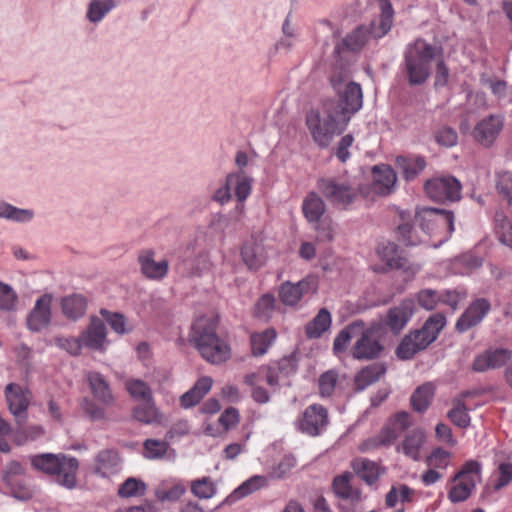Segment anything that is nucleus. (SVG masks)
<instances>
[{"label": "nucleus", "instance_id": "f257e3e1", "mask_svg": "<svg viewBox=\"0 0 512 512\" xmlns=\"http://www.w3.org/2000/svg\"><path fill=\"white\" fill-rule=\"evenodd\" d=\"M380 15L378 22L369 26H359L347 34L334 48L336 62H349L355 54L360 52L370 39L384 37L392 28L394 9L390 0H376Z\"/></svg>", "mask_w": 512, "mask_h": 512}, {"label": "nucleus", "instance_id": "f03ea898", "mask_svg": "<svg viewBox=\"0 0 512 512\" xmlns=\"http://www.w3.org/2000/svg\"><path fill=\"white\" fill-rule=\"evenodd\" d=\"M348 124V118L338 114L332 104L311 109L306 114V127L313 141L321 148L330 145L334 137L340 134Z\"/></svg>", "mask_w": 512, "mask_h": 512}, {"label": "nucleus", "instance_id": "7ed1b4c3", "mask_svg": "<svg viewBox=\"0 0 512 512\" xmlns=\"http://www.w3.org/2000/svg\"><path fill=\"white\" fill-rule=\"evenodd\" d=\"M331 84L339 98L337 105L331 104L334 106V109L338 110V114L346 116L349 122L351 115L362 108V88L358 83L351 81L342 71L332 76Z\"/></svg>", "mask_w": 512, "mask_h": 512}, {"label": "nucleus", "instance_id": "20e7f679", "mask_svg": "<svg viewBox=\"0 0 512 512\" xmlns=\"http://www.w3.org/2000/svg\"><path fill=\"white\" fill-rule=\"evenodd\" d=\"M415 217L420 229L425 234H442V231L444 232L439 244L447 241L454 230V216L450 211L420 208L416 211Z\"/></svg>", "mask_w": 512, "mask_h": 512}, {"label": "nucleus", "instance_id": "39448f33", "mask_svg": "<svg viewBox=\"0 0 512 512\" xmlns=\"http://www.w3.org/2000/svg\"><path fill=\"white\" fill-rule=\"evenodd\" d=\"M319 190L333 205L347 207L361 191L359 184L348 178H329L319 182Z\"/></svg>", "mask_w": 512, "mask_h": 512}, {"label": "nucleus", "instance_id": "423d86ee", "mask_svg": "<svg viewBox=\"0 0 512 512\" xmlns=\"http://www.w3.org/2000/svg\"><path fill=\"white\" fill-rule=\"evenodd\" d=\"M481 465L479 462L468 461L453 478V485L448 497L451 502L465 501L473 492L476 483L480 480Z\"/></svg>", "mask_w": 512, "mask_h": 512}, {"label": "nucleus", "instance_id": "0eeeda50", "mask_svg": "<svg viewBox=\"0 0 512 512\" xmlns=\"http://www.w3.org/2000/svg\"><path fill=\"white\" fill-rule=\"evenodd\" d=\"M404 56L405 64H443V48L422 38L408 44Z\"/></svg>", "mask_w": 512, "mask_h": 512}, {"label": "nucleus", "instance_id": "6e6552de", "mask_svg": "<svg viewBox=\"0 0 512 512\" xmlns=\"http://www.w3.org/2000/svg\"><path fill=\"white\" fill-rule=\"evenodd\" d=\"M504 123L505 118L501 114L487 115L477 121L471 131V136L480 146L490 148L500 136Z\"/></svg>", "mask_w": 512, "mask_h": 512}, {"label": "nucleus", "instance_id": "1a4fd4ad", "mask_svg": "<svg viewBox=\"0 0 512 512\" xmlns=\"http://www.w3.org/2000/svg\"><path fill=\"white\" fill-rule=\"evenodd\" d=\"M425 192L434 201H456L460 199L461 184L453 176H441L428 180L425 183Z\"/></svg>", "mask_w": 512, "mask_h": 512}, {"label": "nucleus", "instance_id": "9d476101", "mask_svg": "<svg viewBox=\"0 0 512 512\" xmlns=\"http://www.w3.org/2000/svg\"><path fill=\"white\" fill-rule=\"evenodd\" d=\"M219 317L214 312L198 315L190 331V340L194 345H200L206 352V341L219 337L217 334Z\"/></svg>", "mask_w": 512, "mask_h": 512}, {"label": "nucleus", "instance_id": "9b49d317", "mask_svg": "<svg viewBox=\"0 0 512 512\" xmlns=\"http://www.w3.org/2000/svg\"><path fill=\"white\" fill-rule=\"evenodd\" d=\"M53 295L45 293L41 295L28 313L26 318L27 328L32 332H41L49 327L52 319Z\"/></svg>", "mask_w": 512, "mask_h": 512}, {"label": "nucleus", "instance_id": "f8f14e48", "mask_svg": "<svg viewBox=\"0 0 512 512\" xmlns=\"http://www.w3.org/2000/svg\"><path fill=\"white\" fill-rule=\"evenodd\" d=\"M382 345L379 342L378 331L374 328L361 329V334L356 340L352 355L355 359L370 360L379 357L382 352Z\"/></svg>", "mask_w": 512, "mask_h": 512}, {"label": "nucleus", "instance_id": "ddd939ff", "mask_svg": "<svg viewBox=\"0 0 512 512\" xmlns=\"http://www.w3.org/2000/svg\"><path fill=\"white\" fill-rule=\"evenodd\" d=\"M328 424V415L326 409L318 404L310 405L303 413V417L298 422V429L310 436L318 435Z\"/></svg>", "mask_w": 512, "mask_h": 512}, {"label": "nucleus", "instance_id": "4468645a", "mask_svg": "<svg viewBox=\"0 0 512 512\" xmlns=\"http://www.w3.org/2000/svg\"><path fill=\"white\" fill-rule=\"evenodd\" d=\"M78 469L79 461L75 457L62 453L52 477L58 485L74 489L77 486Z\"/></svg>", "mask_w": 512, "mask_h": 512}, {"label": "nucleus", "instance_id": "2eb2a0df", "mask_svg": "<svg viewBox=\"0 0 512 512\" xmlns=\"http://www.w3.org/2000/svg\"><path fill=\"white\" fill-rule=\"evenodd\" d=\"M315 290L316 280L312 277H307L295 284L284 282L279 288V299L284 305L295 306L305 294Z\"/></svg>", "mask_w": 512, "mask_h": 512}, {"label": "nucleus", "instance_id": "dca6fc26", "mask_svg": "<svg viewBox=\"0 0 512 512\" xmlns=\"http://www.w3.org/2000/svg\"><path fill=\"white\" fill-rule=\"evenodd\" d=\"M226 181L233 191L235 198L238 201L236 211L239 214L244 213V201L250 196L253 185V178L245 171L231 172L226 176Z\"/></svg>", "mask_w": 512, "mask_h": 512}, {"label": "nucleus", "instance_id": "f3484780", "mask_svg": "<svg viewBox=\"0 0 512 512\" xmlns=\"http://www.w3.org/2000/svg\"><path fill=\"white\" fill-rule=\"evenodd\" d=\"M411 425L412 421L407 412H397L389 418L387 424L379 434L380 443L383 445L394 443Z\"/></svg>", "mask_w": 512, "mask_h": 512}, {"label": "nucleus", "instance_id": "a211bd4d", "mask_svg": "<svg viewBox=\"0 0 512 512\" xmlns=\"http://www.w3.org/2000/svg\"><path fill=\"white\" fill-rule=\"evenodd\" d=\"M5 397L10 412L20 422L25 418V412L29 405V393L21 386L10 383L5 388Z\"/></svg>", "mask_w": 512, "mask_h": 512}, {"label": "nucleus", "instance_id": "6ab92c4d", "mask_svg": "<svg viewBox=\"0 0 512 512\" xmlns=\"http://www.w3.org/2000/svg\"><path fill=\"white\" fill-rule=\"evenodd\" d=\"M80 336L87 348L98 351H104L107 348V330L104 322L99 318H92L88 328Z\"/></svg>", "mask_w": 512, "mask_h": 512}, {"label": "nucleus", "instance_id": "aec40b11", "mask_svg": "<svg viewBox=\"0 0 512 512\" xmlns=\"http://www.w3.org/2000/svg\"><path fill=\"white\" fill-rule=\"evenodd\" d=\"M510 357L511 354L506 349H488L475 357L472 369L475 372H485L489 369H496L503 366Z\"/></svg>", "mask_w": 512, "mask_h": 512}, {"label": "nucleus", "instance_id": "412c9836", "mask_svg": "<svg viewBox=\"0 0 512 512\" xmlns=\"http://www.w3.org/2000/svg\"><path fill=\"white\" fill-rule=\"evenodd\" d=\"M377 253L379 257L391 269H404L414 274L419 270L418 265H410L409 261L403 257L394 243H382L378 246Z\"/></svg>", "mask_w": 512, "mask_h": 512}, {"label": "nucleus", "instance_id": "4be33fe9", "mask_svg": "<svg viewBox=\"0 0 512 512\" xmlns=\"http://www.w3.org/2000/svg\"><path fill=\"white\" fill-rule=\"evenodd\" d=\"M372 189L375 194L386 196L395 190L397 176L395 171L387 165L375 166L372 171Z\"/></svg>", "mask_w": 512, "mask_h": 512}, {"label": "nucleus", "instance_id": "5701e85b", "mask_svg": "<svg viewBox=\"0 0 512 512\" xmlns=\"http://www.w3.org/2000/svg\"><path fill=\"white\" fill-rule=\"evenodd\" d=\"M490 309V304L485 299L473 302L456 322V329L465 332L482 321Z\"/></svg>", "mask_w": 512, "mask_h": 512}, {"label": "nucleus", "instance_id": "b1692460", "mask_svg": "<svg viewBox=\"0 0 512 512\" xmlns=\"http://www.w3.org/2000/svg\"><path fill=\"white\" fill-rule=\"evenodd\" d=\"M187 486L184 482L178 479H166L161 481L154 490L155 498L161 502H176L186 492Z\"/></svg>", "mask_w": 512, "mask_h": 512}, {"label": "nucleus", "instance_id": "393cba45", "mask_svg": "<svg viewBox=\"0 0 512 512\" xmlns=\"http://www.w3.org/2000/svg\"><path fill=\"white\" fill-rule=\"evenodd\" d=\"M138 261L142 274L149 279L160 280L164 278L168 272V261L165 259L156 261L151 251L141 252Z\"/></svg>", "mask_w": 512, "mask_h": 512}, {"label": "nucleus", "instance_id": "a878e982", "mask_svg": "<svg viewBox=\"0 0 512 512\" xmlns=\"http://www.w3.org/2000/svg\"><path fill=\"white\" fill-rule=\"evenodd\" d=\"M414 308L412 300L402 301L388 311L386 324L395 332L401 331L414 314Z\"/></svg>", "mask_w": 512, "mask_h": 512}, {"label": "nucleus", "instance_id": "bb28decb", "mask_svg": "<svg viewBox=\"0 0 512 512\" xmlns=\"http://www.w3.org/2000/svg\"><path fill=\"white\" fill-rule=\"evenodd\" d=\"M120 458L113 450H104L95 458L93 473L102 478H108L119 470Z\"/></svg>", "mask_w": 512, "mask_h": 512}, {"label": "nucleus", "instance_id": "cd10ccee", "mask_svg": "<svg viewBox=\"0 0 512 512\" xmlns=\"http://www.w3.org/2000/svg\"><path fill=\"white\" fill-rule=\"evenodd\" d=\"M206 353L200 345H195L201 356L212 364H220L231 356L230 347L220 337L206 341Z\"/></svg>", "mask_w": 512, "mask_h": 512}, {"label": "nucleus", "instance_id": "c85d7f7f", "mask_svg": "<svg viewBox=\"0 0 512 512\" xmlns=\"http://www.w3.org/2000/svg\"><path fill=\"white\" fill-rule=\"evenodd\" d=\"M212 384L213 380L208 376L199 378L194 386L180 397L181 407L189 409L198 404L211 390Z\"/></svg>", "mask_w": 512, "mask_h": 512}, {"label": "nucleus", "instance_id": "c756f323", "mask_svg": "<svg viewBox=\"0 0 512 512\" xmlns=\"http://www.w3.org/2000/svg\"><path fill=\"white\" fill-rule=\"evenodd\" d=\"M425 440L426 434L424 430L415 428L404 437L401 444L397 447V451H401L412 460H418Z\"/></svg>", "mask_w": 512, "mask_h": 512}, {"label": "nucleus", "instance_id": "7c9ffc66", "mask_svg": "<svg viewBox=\"0 0 512 512\" xmlns=\"http://www.w3.org/2000/svg\"><path fill=\"white\" fill-rule=\"evenodd\" d=\"M446 325V319L442 314L432 315L423 325L420 330L415 331L416 337L428 347L432 342L436 340L440 331Z\"/></svg>", "mask_w": 512, "mask_h": 512}, {"label": "nucleus", "instance_id": "2f4dec72", "mask_svg": "<svg viewBox=\"0 0 512 512\" xmlns=\"http://www.w3.org/2000/svg\"><path fill=\"white\" fill-rule=\"evenodd\" d=\"M352 474L344 473L335 477L333 481V491L337 497L347 500L352 504L361 502L363 500L360 489L353 488L350 484Z\"/></svg>", "mask_w": 512, "mask_h": 512}, {"label": "nucleus", "instance_id": "473e14b6", "mask_svg": "<svg viewBox=\"0 0 512 512\" xmlns=\"http://www.w3.org/2000/svg\"><path fill=\"white\" fill-rule=\"evenodd\" d=\"M0 218L17 224H28L34 220L35 211L30 208H19L0 200Z\"/></svg>", "mask_w": 512, "mask_h": 512}, {"label": "nucleus", "instance_id": "72a5a7b5", "mask_svg": "<svg viewBox=\"0 0 512 512\" xmlns=\"http://www.w3.org/2000/svg\"><path fill=\"white\" fill-rule=\"evenodd\" d=\"M87 381L96 400L105 406H109L113 403L114 398L110 387L101 374L89 372L87 373Z\"/></svg>", "mask_w": 512, "mask_h": 512}, {"label": "nucleus", "instance_id": "f704fd0d", "mask_svg": "<svg viewBox=\"0 0 512 512\" xmlns=\"http://www.w3.org/2000/svg\"><path fill=\"white\" fill-rule=\"evenodd\" d=\"M241 256L243 262L249 269H257L265 260L264 246L260 241L251 239L244 243Z\"/></svg>", "mask_w": 512, "mask_h": 512}, {"label": "nucleus", "instance_id": "c9c22d12", "mask_svg": "<svg viewBox=\"0 0 512 512\" xmlns=\"http://www.w3.org/2000/svg\"><path fill=\"white\" fill-rule=\"evenodd\" d=\"M302 210L308 222L318 224L326 212V205L317 193L311 192L303 200Z\"/></svg>", "mask_w": 512, "mask_h": 512}, {"label": "nucleus", "instance_id": "e433bc0d", "mask_svg": "<svg viewBox=\"0 0 512 512\" xmlns=\"http://www.w3.org/2000/svg\"><path fill=\"white\" fill-rule=\"evenodd\" d=\"M396 167L406 180H412L426 167V161L421 156H399Z\"/></svg>", "mask_w": 512, "mask_h": 512}, {"label": "nucleus", "instance_id": "4c0bfd02", "mask_svg": "<svg viewBox=\"0 0 512 512\" xmlns=\"http://www.w3.org/2000/svg\"><path fill=\"white\" fill-rule=\"evenodd\" d=\"M24 469L22 465L17 461H11L7 464L2 473V480L6 486L10 489L13 497L19 500H27L31 497V492L27 489L18 491L15 488L13 477L23 474Z\"/></svg>", "mask_w": 512, "mask_h": 512}, {"label": "nucleus", "instance_id": "58836bf2", "mask_svg": "<svg viewBox=\"0 0 512 512\" xmlns=\"http://www.w3.org/2000/svg\"><path fill=\"white\" fill-rule=\"evenodd\" d=\"M132 416L135 420L145 424L160 423L163 420V415L156 407L154 399L141 402L134 407Z\"/></svg>", "mask_w": 512, "mask_h": 512}, {"label": "nucleus", "instance_id": "ea45409f", "mask_svg": "<svg viewBox=\"0 0 512 512\" xmlns=\"http://www.w3.org/2000/svg\"><path fill=\"white\" fill-rule=\"evenodd\" d=\"M353 471L367 484L372 485L382 473L381 468L366 458H357L352 464Z\"/></svg>", "mask_w": 512, "mask_h": 512}, {"label": "nucleus", "instance_id": "a19ab883", "mask_svg": "<svg viewBox=\"0 0 512 512\" xmlns=\"http://www.w3.org/2000/svg\"><path fill=\"white\" fill-rule=\"evenodd\" d=\"M61 307L67 318L76 320L85 314L87 301L82 295L73 294L62 299Z\"/></svg>", "mask_w": 512, "mask_h": 512}, {"label": "nucleus", "instance_id": "79ce46f5", "mask_svg": "<svg viewBox=\"0 0 512 512\" xmlns=\"http://www.w3.org/2000/svg\"><path fill=\"white\" fill-rule=\"evenodd\" d=\"M277 333L274 329H266L253 333L250 337L252 353L255 356L264 355L276 340Z\"/></svg>", "mask_w": 512, "mask_h": 512}, {"label": "nucleus", "instance_id": "37998d69", "mask_svg": "<svg viewBox=\"0 0 512 512\" xmlns=\"http://www.w3.org/2000/svg\"><path fill=\"white\" fill-rule=\"evenodd\" d=\"M332 318L327 309L322 308L318 314L306 325L308 338H319L331 326Z\"/></svg>", "mask_w": 512, "mask_h": 512}, {"label": "nucleus", "instance_id": "c03bdc74", "mask_svg": "<svg viewBox=\"0 0 512 512\" xmlns=\"http://www.w3.org/2000/svg\"><path fill=\"white\" fill-rule=\"evenodd\" d=\"M363 323L354 322L342 329L334 339L333 349L335 353L345 351L352 339H358Z\"/></svg>", "mask_w": 512, "mask_h": 512}, {"label": "nucleus", "instance_id": "a18cd8bd", "mask_svg": "<svg viewBox=\"0 0 512 512\" xmlns=\"http://www.w3.org/2000/svg\"><path fill=\"white\" fill-rule=\"evenodd\" d=\"M244 381L249 386L266 382L271 387H276L279 382L278 372L270 367L262 366L255 372L247 374Z\"/></svg>", "mask_w": 512, "mask_h": 512}, {"label": "nucleus", "instance_id": "49530a36", "mask_svg": "<svg viewBox=\"0 0 512 512\" xmlns=\"http://www.w3.org/2000/svg\"><path fill=\"white\" fill-rule=\"evenodd\" d=\"M385 373V368L379 364L369 365L362 369L355 376L356 389L361 391L369 385L378 381L380 377Z\"/></svg>", "mask_w": 512, "mask_h": 512}, {"label": "nucleus", "instance_id": "de8ad7c7", "mask_svg": "<svg viewBox=\"0 0 512 512\" xmlns=\"http://www.w3.org/2000/svg\"><path fill=\"white\" fill-rule=\"evenodd\" d=\"M62 453L53 454V453H43L30 456L31 466L44 474L52 476L55 472V467L59 461V458Z\"/></svg>", "mask_w": 512, "mask_h": 512}, {"label": "nucleus", "instance_id": "09e8293b", "mask_svg": "<svg viewBox=\"0 0 512 512\" xmlns=\"http://www.w3.org/2000/svg\"><path fill=\"white\" fill-rule=\"evenodd\" d=\"M101 315L103 316L105 322L111 327V329L119 335H125L131 333L134 330V325L120 313L101 310Z\"/></svg>", "mask_w": 512, "mask_h": 512}, {"label": "nucleus", "instance_id": "8fccbe9b", "mask_svg": "<svg viewBox=\"0 0 512 512\" xmlns=\"http://www.w3.org/2000/svg\"><path fill=\"white\" fill-rule=\"evenodd\" d=\"M425 348L424 344L416 337V334L412 332L401 341L396 354L400 359L407 360Z\"/></svg>", "mask_w": 512, "mask_h": 512}, {"label": "nucleus", "instance_id": "3c124183", "mask_svg": "<svg viewBox=\"0 0 512 512\" xmlns=\"http://www.w3.org/2000/svg\"><path fill=\"white\" fill-rule=\"evenodd\" d=\"M434 395V388L432 384L427 383L419 388L411 396V403L414 410L418 412L425 411L431 403Z\"/></svg>", "mask_w": 512, "mask_h": 512}, {"label": "nucleus", "instance_id": "603ef678", "mask_svg": "<svg viewBox=\"0 0 512 512\" xmlns=\"http://www.w3.org/2000/svg\"><path fill=\"white\" fill-rule=\"evenodd\" d=\"M146 484L139 478L130 477L118 488V495L121 498L142 497L146 492Z\"/></svg>", "mask_w": 512, "mask_h": 512}, {"label": "nucleus", "instance_id": "864d4df0", "mask_svg": "<svg viewBox=\"0 0 512 512\" xmlns=\"http://www.w3.org/2000/svg\"><path fill=\"white\" fill-rule=\"evenodd\" d=\"M495 233L503 245L512 249V224L502 213L495 216Z\"/></svg>", "mask_w": 512, "mask_h": 512}, {"label": "nucleus", "instance_id": "5fc2aeb1", "mask_svg": "<svg viewBox=\"0 0 512 512\" xmlns=\"http://www.w3.org/2000/svg\"><path fill=\"white\" fill-rule=\"evenodd\" d=\"M126 389L135 400L144 402L153 399L151 388L140 379H131L126 382Z\"/></svg>", "mask_w": 512, "mask_h": 512}, {"label": "nucleus", "instance_id": "6e6d98bb", "mask_svg": "<svg viewBox=\"0 0 512 512\" xmlns=\"http://www.w3.org/2000/svg\"><path fill=\"white\" fill-rule=\"evenodd\" d=\"M191 492L197 498L210 499L215 495L216 487L210 478L203 477L192 481Z\"/></svg>", "mask_w": 512, "mask_h": 512}, {"label": "nucleus", "instance_id": "4d7b16f0", "mask_svg": "<svg viewBox=\"0 0 512 512\" xmlns=\"http://www.w3.org/2000/svg\"><path fill=\"white\" fill-rule=\"evenodd\" d=\"M399 217L403 221L398 226V230L400 234L403 236V239L405 242H407L410 245H416L418 243L425 242L424 239L418 237L416 235V232L413 230V227L410 225L409 220L411 218V215L409 212L401 211L399 212Z\"/></svg>", "mask_w": 512, "mask_h": 512}, {"label": "nucleus", "instance_id": "13d9d810", "mask_svg": "<svg viewBox=\"0 0 512 512\" xmlns=\"http://www.w3.org/2000/svg\"><path fill=\"white\" fill-rule=\"evenodd\" d=\"M267 485V478L265 476L256 475L249 478L235 491L234 495L236 498L244 497L250 493H253Z\"/></svg>", "mask_w": 512, "mask_h": 512}, {"label": "nucleus", "instance_id": "bf43d9fd", "mask_svg": "<svg viewBox=\"0 0 512 512\" xmlns=\"http://www.w3.org/2000/svg\"><path fill=\"white\" fill-rule=\"evenodd\" d=\"M18 296L13 288L0 282V309L3 311H14L17 308Z\"/></svg>", "mask_w": 512, "mask_h": 512}, {"label": "nucleus", "instance_id": "052dcab7", "mask_svg": "<svg viewBox=\"0 0 512 512\" xmlns=\"http://www.w3.org/2000/svg\"><path fill=\"white\" fill-rule=\"evenodd\" d=\"M114 6L112 0H93L87 12V17L91 22L100 21L107 12H109Z\"/></svg>", "mask_w": 512, "mask_h": 512}, {"label": "nucleus", "instance_id": "680f3d73", "mask_svg": "<svg viewBox=\"0 0 512 512\" xmlns=\"http://www.w3.org/2000/svg\"><path fill=\"white\" fill-rule=\"evenodd\" d=\"M168 449V444L165 441L155 440V439H147L144 442V452L143 455L147 459H158L162 458Z\"/></svg>", "mask_w": 512, "mask_h": 512}, {"label": "nucleus", "instance_id": "e2e57ef3", "mask_svg": "<svg viewBox=\"0 0 512 512\" xmlns=\"http://www.w3.org/2000/svg\"><path fill=\"white\" fill-rule=\"evenodd\" d=\"M449 419L457 426L466 428L470 424L467 409L460 400H456L453 408L448 412Z\"/></svg>", "mask_w": 512, "mask_h": 512}, {"label": "nucleus", "instance_id": "0e129e2a", "mask_svg": "<svg viewBox=\"0 0 512 512\" xmlns=\"http://www.w3.org/2000/svg\"><path fill=\"white\" fill-rule=\"evenodd\" d=\"M55 345L60 349L65 350L72 356H77L81 353L84 346L81 336L79 337H56Z\"/></svg>", "mask_w": 512, "mask_h": 512}, {"label": "nucleus", "instance_id": "69168bd1", "mask_svg": "<svg viewBox=\"0 0 512 512\" xmlns=\"http://www.w3.org/2000/svg\"><path fill=\"white\" fill-rule=\"evenodd\" d=\"M212 266L211 260L206 253L199 254L189 263L188 276H201L208 272Z\"/></svg>", "mask_w": 512, "mask_h": 512}, {"label": "nucleus", "instance_id": "338daca9", "mask_svg": "<svg viewBox=\"0 0 512 512\" xmlns=\"http://www.w3.org/2000/svg\"><path fill=\"white\" fill-rule=\"evenodd\" d=\"M435 141L443 147L450 148L458 143V134L457 132L447 126H443L439 128L434 135Z\"/></svg>", "mask_w": 512, "mask_h": 512}, {"label": "nucleus", "instance_id": "774afa93", "mask_svg": "<svg viewBox=\"0 0 512 512\" xmlns=\"http://www.w3.org/2000/svg\"><path fill=\"white\" fill-rule=\"evenodd\" d=\"M44 429L41 426L33 425L27 427L23 431H18L15 434L14 441L18 445L24 444L26 441H33L44 435Z\"/></svg>", "mask_w": 512, "mask_h": 512}]
</instances>
